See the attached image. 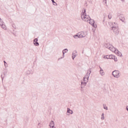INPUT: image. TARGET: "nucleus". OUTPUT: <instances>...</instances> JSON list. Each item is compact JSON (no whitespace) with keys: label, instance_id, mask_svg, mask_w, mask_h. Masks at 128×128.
I'll return each instance as SVG.
<instances>
[{"label":"nucleus","instance_id":"nucleus-1","mask_svg":"<svg viewBox=\"0 0 128 128\" xmlns=\"http://www.w3.org/2000/svg\"><path fill=\"white\" fill-rule=\"evenodd\" d=\"M104 46L106 48H108V50H110V52H114L118 56H122V52L118 51V49L114 47L111 44H104Z\"/></svg>","mask_w":128,"mask_h":128},{"label":"nucleus","instance_id":"nucleus-2","mask_svg":"<svg viewBox=\"0 0 128 128\" xmlns=\"http://www.w3.org/2000/svg\"><path fill=\"white\" fill-rule=\"evenodd\" d=\"M90 74H92V70L88 69L87 71L86 75L84 78L83 82H81V88H84L86 86V83L88 82V78H90Z\"/></svg>","mask_w":128,"mask_h":128},{"label":"nucleus","instance_id":"nucleus-3","mask_svg":"<svg viewBox=\"0 0 128 128\" xmlns=\"http://www.w3.org/2000/svg\"><path fill=\"white\" fill-rule=\"evenodd\" d=\"M81 18L82 20H84V22H87L90 18V16L86 14V9H82V12L81 13Z\"/></svg>","mask_w":128,"mask_h":128},{"label":"nucleus","instance_id":"nucleus-4","mask_svg":"<svg viewBox=\"0 0 128 128\" xmlns=\"http://www.w3.org/2000/svg\"><path fill=\"white\" fill-rule=\"evenodd\" d=\"M112 24V30L113 31L114 34L115 36H118L120 34L118 26V24H116V22H113Z\"/></svg>","mask_w":128,"mask_h":128},{"label":"nucleus","instance_id":"nucleus-5","mask_svg":"<svg viewBox=\"0 0 128 128\" xmlns=\"http://www.w3.org/2000/svg\"><path fill=\"white\" fill-rule=\"evenodd\" d=\"M79 36V38H86L88 36V32L84 31L78 32Z\"/></svg>","mask_w":128,"mask_h":128},{"label":"nucleus","instance_id":"nucleus-6","mask_svg":"<svg viewBox=\"0 0 128 128\" xmlns=\"http://www.w3.org/2000/svg\"><path fill=\"white\" fill-rule=\"evenodd\" d=\"M112 74L114 78H118L120 76V72L118 70H114L112 72Z\"/></svg>","mask_w":128,"mask_h":128},{"label":"nucleus","instance_id":"nucleus-7","mask_svg":"<svg viewBox=\"0 0 128 128\" xmlns=\"http://www.w3.org/2000/svg\"><path fill=\"white\" fill-rule=\"evenodd\" d=\"M87 22L88 24H91V26H94V28H98V25H96V24H94V20L90 19V18L89 20H88V22Z\"/></svg>","mask_w":128,"mask_h":128},{"label":"nucleus","instance_id":"nucleus-8","mask_svg":"<svg viewBox=\"0 0 128 128\" xmlns=\"http://www.w3.org/2000/svg\"><path fill=\"white\" fill-rule=\"evenodd\" d=\"M76 56H78V52H76V50L73 51V52L72 53V60H74V58H76Z\"/></svg>","mask_w":128,"mask_h":128},{"label":"nucleus","instance_id":"nucleus-9","mask_svg":"<svg viewBox=\"0 0 128 128\" xmlns=\"http://www.w3.org/2000/svg\"><path fill=\"white\" fill-rule=\"evenodd\" d=\"M67 112H66V115L70 116V114H74V112L71 110L70 108H68L67 109Z\"/></svg>","mask_w":128,"mask_h":128},{"label":"nucleus","instance_id":"nucleus-10","mask_svg":"<svg viewBox=\"0 0 128 128\" xmlns=\"http://www.w3.org/2000/svg\"><path fill=\"white\" fill-rule=\"evenodd\" d=\"M99 68H100V76H104V70H102V67L99 66Z\"/></svg>","mask_w":128,"mask_h":128},{"label":"nucleus","instance_id":"nucleus-11","mask_svg":"<svg viewBox=\"0 0 128 128\" xmlns=\"http://www.w3.org/2000/svg\"><path fill=\"white\" fill-rule=\"evenodd\" d=\"M34 44L36 46H40V44L38 42V38H35L34 40Z\"/></svg>","mask_w":128,"mask_h":128},{"label":"nucleus","instance_id":"nucleus-12","mask_svg":"<svg viewBox=\"0 0 128 128\" xmlns=\"http://www.w3.org/2000/svg\"><path fill=\"white\" fill-rule=\"evenodd\" d=\"M68 52V50L67 48H65L62 50V58H64V54Z\"/></svg>","mask_w":128,"mask_h":128},{"label":"nucleus","instance_id":"nucleus-13","mask_svg":"<svg viewBox=\"0 0 128 128\" xmlns=\"http://www.w3.org/2000/svg\"><path fill=\"white\" fill-rule=\"evenodd\" d=\"M50 128H56V127L54 126V123L53 121H52L50 122Z\"/></svg>","mask_w":128,"mask_h":128},{"label":"nucleus","instance_id":"nucleus-14","mask_svg":"<svg viewBox=\"0 0 128 128\" xmlns=\"http://www.w3.org/2000/svg\"><path fill=\"white\" fill-rule=\"evenodd\" d=\"M120 20H122V22H124V16H122L120 17L119 18Z\"/></svg>","mask_w":128,"mask_h":128},{"label":"nucleus","instance_id":"nucleus-15","mask_svg":"<svg viewBox=\"0 0 128 128\" xmlns=\"http://www.w3.org/2000/svg\"><path fill=\"white\" fill-rule=\"evenodd\" d=\"M1 28H2L5 30H6V26L4 23L2 24V25L1 26Z\"/></svg>","mask_w":128,"mask_h":128},{"label":"nucleus","instance_id":"nucleus-16","mask_svg":"<svg viewBox=\"0 0 128 128\" xmlns=\"http://www.w3.org/2000/svg\"><path fill=\"white\" fill-rule=\"evenodd\" d=\"M101 120H104V114L102 113L101 115Z\"/></svg>","mask_w":128,"mask_h":128},{"label":"nucleus","instance_id":"nucleus-17","mask_svg":"<svg viewBox=\"0 0 128 128\" xmlns=\"http://www.w3.org/2000/svg\"><path fill=\"white\" fill-rule=\"evenodd\" d=\"M74 38H80V36H78V33L77 34L74 35Z\"/></svg>","mask_w":128,"mask_h":128},{"label":"nucleus","instance_id":"nucleus-18","mask_svg":"<svg viewBox=\"0 0 128 128\" xmlns=\"http://www.w3.org/2000/svg\"><path fill=\"white\" fill-rule=\"evenodd\" d=\"M114 56L113 55H109V59L114 60Z\"/></svg>","mask_w":128,"mask_h":128},{"label":"nucleus","instance_id":"nucleus-19","mask_svg":"<svg viewBox=\"0 0 128 128\" xmlns=\"http://www.w3.org/2000/svg\"><path fill=\"white\" fill-rule=\"evenodd\" d=\"M116 14H117V16H118V18H119L122 16V14H120V12H117Z\"/></svg>","mask_w":128,"mask_h":128},{"label":"nucleus","instance_id":"nucleus-20","mask_svg":"<svg viewBox=\"0 0 128 128\" xmlns=\"http://www.w3.org/2000/svg\"><path fill=\"white\" fill-rule=\"evenodd\" d=\"M52 0V2L54 6H58V4H56V2H54V0Z\"/></svg>","mask_w":128,"mask_h":128},{"label":"nucleus","instance_id":"nucleus-21","mask_svg":"<svg viewBox=\"0 0 128 128\" xmlns=\"http://www.w3.org/2000/svg\"><path fill=\"white\" fill-rule=\"evenodd\" d=\"M108 18L109 20H111L112 18V14H109L108 15Z\"/></svg>","mask_w":128,"mask_h":128},{"label":"nucleus","instance_id":"nucleus-22","mask_svg":"<svg viewBox=\"0 0 128 128\" xmlns=\"http://www.w3.org/2000/svg\"><path fill=\"white\" fill-rule=\"evenodd\" d=\"M37 128H42V124L40 123H38L37 125Z\"/></svg>","mask_w":128,"mask_h":128},{"label":"nucleus","instance_id":"nucleus-23","mask_svg":"<svg viewBox=\"0 0 128 128\" xmlns=\"http://www.w3.org/2000/svg\"><path fill=\"white\" fill-rule=\"evenodd\" d=\"M4 24V21L0 20V26H1Z\"/></svg>","mask_w":128,"mask_h":128},{"label":"nucleus","instance_id":"nucleus-24","mask_svg":"<svg viewBox=\"0 0 128 128\" xmlns=\"http://www.w3.org/2000/svg\"><path fill=\"white\" fill-rule=\"evenodd\" d=\"M104 58H107V60L110 59V55H107L104 56Z\"/></svg>","mask_w":128,"mask_h":128},{"label":"nucleus","instance_id":"nucleus-25","mask_svg":"<svg viewBox=\"0 0 128 128\" xmlns=\"http://www.w3.org/2000/svg\"><path fill=\"white\" fill-rule=\"evenodd\" d=\"M104 110H108V106H104Z\"/></svg>","mask_w":128,"mask_h":128},{"label":"nucleus","instance_id":"nucleus-26","mask_svg":"<svg viewBox=\"0 0 128 128\" xmlns=\"http://www.w3.org/2000/svg\"><path fill=\"white\" fill-rule=\"evenodd\" d=\"M114 60V62H118V58H116L114 56V58H113Z\"/></svg>","mask_w":128,"mask_h":128},{"label":"nucleus","instance_id":"nucleus-27","mask_svg":"<svg viewBox=\"0 0 128 128\" xmlns=\"http://www.w3.org/2000/svg\"><path fill=\"white\" fill-rule=\"evenodd\" d=\"M103 2H104V4H106V0H103Z\"/></svg>","mask_w":128,"mask_h":128},{"label":"nucleus","instance_id":"nucleus-28","mask_svg":"<svg viewBox=\"0 0 128 128\" xmlns=\"http://www.w3.org/2000/svg\"><path fill=\"white\" fill-rule=\"evenodd\" d=\"M126 110H128V106H127L126 107Z\"/></svg>","mask_w":128,"mask_h":128},{"label":"nucleus","instance_id":"nucleus-29","mask_svg":"<svg viewBox=\"0 0 128 128\" xmlns=\"http://www.w3.org/2000/svg\"><path fill=\"white\" fill-rule=\"evenodd\" d=\"M4 66H6V61H4Z\"/></svg>","mask_w":128,"mask_h":128},{"label":"nucleus","instance_id":"nucleus-30","mask_svg":"<svg viewBox=\"0 0 128 128\" xmlns=\"http://www.w3.org/2000/svg\"><path fill=\"white\" fill-rule=\"evenodd\" d=\"M122 2H124V0H121Z\"/></svg>","mask_w":128,"mask_h":128},{"label":"nucleus","instance_id":"nucleus-31","mask_svg":"<svg viewBox=\"0 0 128 128\" xmlns=\"http://www.w3.org/2000/svg\"><path fill=\"white\" fill-rule=\"evenodd\" d=\"M0 20H2V19L0 18Z\"/></svg>","mask_w":128,"mask_h":128},{"label":"nucleus","instance_id":"nucleus-32","mask_svg":"<svg viewBox=\"0 0 128 128\" xmlns=\"http://www.w3.org/2000/svg\"><path fill=\"white\" fill-rule=\"evenodd\" d=\"M89 0V1H90V0Z\"/></svg>","mask_w":128,"mask_h":128}]
</instances>
